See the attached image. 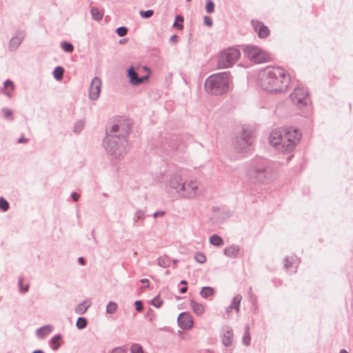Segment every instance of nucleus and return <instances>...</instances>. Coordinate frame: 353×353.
Listing matches in <instances>:
<instances>
[{
  "instance_id": "nucleus-26",
  "label": "nucleus",
  "mask_w": 353,
  "mask_h": 353,
  "mask_svg": "<svg viewBox=\"0 0 353 353\" xmlns=\"http://www.w3.org/2000/svg\"><path fill=\"white\" fill-rule=\"evenodd\" d=\"M64 73V69L61 66H57L54 68L53 71V76L54 79L57 81H60L63 79Z\"/></svg>"
},
{
  "instance_id": "nucleus-13",
  "label": "nucleus",
  "mask_w": 353,
  "mask_h": 353,
  "mask_svg": "<svg viewBox=\"0 0 353 353\" xmlns=\"http://www.w3.org/2000/svg\"><path fill=\"white\" fill-rule=\"evenodd\" d=\"M179 326L183 330H189L193 327L194 321L191 315L188 312L181 313L177 319Z\"/></svg>"
},
{
  "instance_id": "nucleus-52",
  "label": "nucleus",
  "mask_w": 353,
  "mask_h": 353,
  "mask_svg": "<svg viewBox=\"0 0 353 353\" xmlns=\"http://www.w3.org/2000/svg\"><path fill=\"white\" fill-rule=\"evenodd\" d=\"M71 197L74 201H77L80 197V195L77 192H72Z\"/></svg>"
},
{
  "instance_id": "nucleus-42",
  "label": "nucleus",
  "mask_w": 353,
  "mask_h": 353,
  "mask_svg": "<svg viewBox=\"0 0 353 353\" xmlns=\"http://www.w3.org/2000/svg\"><path fill=\"white\" fill-rule=\"evenodd\" d=\"M135 216L137 219L143 220L145 219V211L142 210H137Z\"/></svg>"
},
{
  "instance_id": "nucleus-41",
  "label": "nucleus",
  "mask_w": 353,
  "mask_h": 353,
  "mask_svg": "<svg viewBox=\"0 0 353 353\" xmlns=\"http://www.w3.org/2000/svg\"><path fill=\"white\" fill-rule=\"evenodd\" d=\"M154 14V11L152 10H141L140 15L142 18L148 19L151 17Z\"/></svg>"
},
{
  "instance_id": "nucleus-21",
  "label": "nucleus",
  "mask_w": 353,
  "mask_h": 353,
  "mask_svg": "<svg viewBox=\"0 0 353 353\" xmlns=\"http://www.w3.org/2000/svg\"><path fill=\"white\" fill-rule=\"evenodd\" d=\"M190 305L196 315H201L204 312V307L202 304L195 302L194 300L190 301Z\"/></svg>"
},
{
  "instance_id": "nucleus-4",
  "label": "nucleus",
  "mask_w": 353,
  "mask_h": 353,
  "mask_svg": "<svg viewBox=\"0 0 353 353\" xmlns=\"http://www.w3.org/2000/svg\"><path fill=\"white\" fill-rule=\"evenodd\" d=\"M230 72H219L208 77L205 81L207 92L214 95H221L229 90Z\"/></svg>"
},
{
  "instance_id": "nucleus-59",
  "label": "nucleus",
  "mask_w": 353,
  "mask_h": 353,
  "mask_svg": "<svg viewBox=\"0 0 353 353\" xmlns=\"http://www.w3.org/2000/svg\"><path fill=\"white\" fill-rule=\"evenodd\" d=\"M234 309L231 305H229L227 308H226V312L227 313H229L231 312V310Z\"/></svg>"
},
{
  "instance_id": "nucleus-43",
  "label": "nucleus",
  "mask_w": 353,
  "mask_h": 353,
  "mask_svg": "<svg viewBox=\"0 0 353 353\" xmlns=\"http://www.w3.org/2000/svg\"><path fill=\"white\" fill-rule=\"evenodd\" d=\"M84 123L82 121H79L74 125V131L76 132H80L83 128Z\"/></svg>"
},
{
  "instance_id": "nucleus-12",
  "label": "nucleus",
  "mask_w": 353,
  "mask_h": 353,
  "mask_svg": "<svg viewBox=\"0 0 353 353\" xmlns=\"http://www.w3.org/2000/svg\"><path fill=\"white\" fill-rule=\"evenodd\" d=\"M251 24L253 29L257 32L258 36L261 39H265L270 35V31L264 23L258 20H252Z\"/></svg>"
},
{
  "instance_id": "nucleus-18",
  "label": "nucleus",
  "mask_w": 353,
  "mask_h": 353,
  "mask_svg": "<svg viewBox=\"0 0 353 353\" xmlns=\"http://www.w3.org/2000/svg\"><path fill=\"white\" fill-rule=\"evenodd\" d=\"M240 248L239 245H232L230 247L225 248L224 254L229 257L235 258L239 253Z\"/></svg>"
},
{
  "instance_id": "nucleus-45",
  "label": "nucleus",
  "mask_w": 353,
  "mask_h": 353,
  "mask_svg": "<svg viewBox=\"0 0 353 353\" xmlns=\"http://www.w3.org/2000/svg\"><path fill=\"white\" fill-rule=\"evenodd\" d=\"M204 24L208 27H211L213 24L212 19L210 17L205 16L203 17Z\"/></svg>"
},
{
  "instance_id": "nucleus-8",
  "label": "nucleus",
  "mask_w": 353,
  "mask_h": 353,
  "mask_svg": "<svg viewBox=\"0 0 353 353\" xmlns=\"http://www.w3.org/2000/svg\"><path fill=\"white\" fill-rule=\"evenodd\" d=\"M253 139L252 130L243 128L241 135L235 139L234 148L239 152H248L250 150Z\"/></svg>"
},
{
  "instance_id": "nucleus-24",
  "label": "nucleus",
  "mask_w": 353,
  "mask_h": 353,
  "mask_svg": "<svg viewBox=\"0 0 353 353\" xmlns=\"http://www.w3.org/2000/svg\"><path fill=\"white\" fill-rule=\"evenodd\" d=\"M210 242L211 244L216 246H221L224 243L223 239L217 234L212 235L210 238Z\"/></svg>"
},
{
  "instance_id": "nucleus-25",
  "label": "nucleus",
  "mask_w": 353,
  "mask_h": 353,
  "mask_svg": "<svg viewBox=\"0 0 353 353\" xmlns=\"http://www.w3.org/2000/svg\"><path fill=\"white\" fill-rule=\"evenodd\" d=\"M242 300V296L241 294H236L232 299L231 306L238 312L239 311L240 303Z\"/></svg>"
},
{
  "instance_id": "nucleus-38",
  "label": "nucleus",
  "mask_w": 353,
  "mask_h": 353,
  "mask_svg": "<svg viewBox=\"0 0 353 353\" xmlns=\"http://www.w3.org/2000/svg\"><path fill=\"white\" fill-rule=\"evenodd\" d=\"M151 303L154 307L159 308L163 304V301L160 299L159 296H157L152 300Z\"/></svg>"
},
{
  "instance_id": "nucleus-10",
  "label": "nucleus",
  "mask_w": 353,
  "mask_h": 353,
  "mask_svg": "<svg viewBox=\"0 0 353 353\" xmlns=\"http://www.w3.org/2000/svg\"><path fill=\"white\" fill-rule=\"evenodd\" d=\"M200 185V182L194 179L183 181L179 196L183 199L194 198L201 193Z\"/></svg>"
},
{
  "instance_id": "nucleus-16",
  "label": "nucleus",
  "mask_w": 353,
  "mask_h": 353,
  "mask_svg": "<svg viewBox=\"0 0 353 353\" xmlns=\"http://www.w3.org/2000/svg\"><path fill=\"white\" fill-rule=\"evenodd\" d=\"M26 36V32L23 30H19L17 32V34L14 36L10 41L9 43V50L11 51H14L18 48L20 46L21 43L23 40Z\"/></svg>"
},
{
  "instance_id": "nucleus-35",
  "label": "nucleus",
  "mask_w": 353,
  "mask_h": 353,
  "mask_svg": "<svg viewBox=\"0 0 353 353\" xmlns=\"http://www.w3.org/2000/svg\"><path fill=\"white\" fill-rule=\"evenodd\" d=\"M131 353H144L142 346L139 343H134L130 347Z\"/></svg>"
},
{
  "instance_id": "nucleus-37",
  "label": "nucleus",
  "mask_w": 353,
  "mask_h": 353,
  "mask_svg": "<svg viewBox=\"0 0 353 353\" xmlns=\"http://www.w3.org/2000/svg\"><path fill=\"white\" fill-rule=\"evenodd\" d=\"M9 208V203L3 197H0V209L6 212Z\"/></svg>"
},
{
  "instance_id": "nucleus-49",
  "label": "nucleus",
  "mask_w": 353,
  "mask_h": 353,
  "mask_svg": "<svg viewBox=\"0 0 353 353\" xmlns=\"http://www.w3.org/2000/svg\"><path fill=\"white\" fill-rule=\"evenodd\" d=\"M284 267L286 270H288L292 267V262L290 261V259L288 256L284 260Z\"/></svg>"
},
{
  "instance_id": "nucleus-2",
  "label": "nucleus",
  "mask_w": 353,
  "mask_h": 353,
  "mask_svg": "<svg viewBox=\"0 0 353 353\" xmlns=\"http://www.w3.org/2000/svg\"><path fill=\"white\" fill-rule=\"evenodd\" d=\"M301 134L298 130L288 128L283 130H273L269 136L270 143L283 153L294 151L299 143Z\"/></svg>"
},
{
  "instance_id": "nucleus-50",
  "label": "nucleus",
  "mask_w": 353,
  "mask_h": 353,
  "mask_svg": "<svg viewBox=\"0 0 353 353\" xmlns=\"http://www.w3.org/2000/svg\"><path fill=\"white\" fill-rule=\"evenodd\" d=\"M10 86L11 88V90H14V84L13 82L10 80L8 79L4 82V88H6L7 87Z\"/></svg>"
},
{
  "instance_id": "nucleus-33",
  "label": "nucleus",
  "mask_w": 353,
  "mask_h": 353,
  "mask_svg": "<svg viewBox=\"0 0 353 353\" xmlns=\"http://www.w3.org/2000/svg\"><path fill=\"white\" fill-rule=\"evenodd\" d=\"M61 48L66 52H72L74 50V46L72 43L67 41H63L61 43Z\"/></svg>"
},
{
  "instance_id": "nucleus-53",
  "label": "nucleus",
  "mask_w": 353,
  "mask_h": 353,
  "mask_svg": "<svg viewBox=\"0 0 353 353\" xmlns=\"http://www.w3.org/2000/svg\"><path fill=\"white\" fill-rule=\"evenodd\" d=\"M141 281L142 283H143V284H146V285H145V286H143L142 288H147V287H148V286H149V280H148V279H141V281Z\"/></svg>"
},
{
  "instance_id": "nucleus-36",
  "label": "nucleus",
  "mask_w": 353,
  "mask_h": 353,
  "mask_svg": "<svg viewBox=\"0 0 353 353\" xmlns=\"http://www.w3.org/2000/svg\"><path fill=\"white\" fill-rule=\"evenodd\" d=\"M205 11L208 14L214 12V3L212 0H206Z\"/></svg>"
},
{
  "instance_id": "nucleus-51",
  "label": "nucleus",
  "mask_w": 353,
  "mask_h": 353,
  "mask_svg": "<svg viewBox=\"0 0 353 353\" xmlns=\"http://www.w3.org/2000/svg\"><path fill=\"white\" fill-rule=\"evenodd\" d=\"M165 214V211H157L153 214V217L156 219L159 216H163Z\"/></svg>"
},
{
  "instance_id": "nucleus-23",
  "label": "nucleus",
  "mask_w": 353,
  "mask_h": 353,
  "mask_svg": "<svg viewBox=\"0 0 353 353\" xmlns=\"http://www.w3.org/2000/svg\"><path fill=\"white\" fill-rule=\"evenodd\" d=\"M157 262L158 265L162 268H167L170 265V259L167 255L159 257Z\"/></svg>"
},
{
  "instance_id": "nucleus-31",
  "label": "nucleus",
  "mask_w": 353,
  "mask_h": 353,
  "mask_svg": "<svg viewBox=\"0 0 353 353\" xmlns=\"http://www.w3.org/2000/svg\"><path fill=\"white\" fill-rule=\"evenodd\" d=\"M183 22V17L181 15H176L175 17V21L173 24L174 28H178L179 30H182L183 28V26L182 23Z\"/></svg>"
},
{
  "instance_id": "nucleus-17",
  "label": "nucleus",
  "mask_w": 353,
  "mask_h": 353,
  "mask_svg": "<svg viewBox=\"0 0 353 353\" xmlns=\"http://www.w3.org/2000/svg\"><path fill=\"white\" fill-rule=\"evenodd\" d=\"M234 334L232 329L229 326L223 327L222 343L225 346H230L232 344Z\"/></svg>"
},
{
  "instance_id": "nucleus-7",
  "label": "nucleus",
  "mask_w": 353,
  "mask_h": 353,
  "mask_svg": "<svg viewBox=\"0 0 353 353\" xmlns=\"http://www.w3.org/2000/svg\"><path fill=\"white\" fill-rule=\"evenodd\" d=\"M241 52L235 48H228L220 52L217 67L219 69L232 67L240 58Z\"/></svg>"
},
{
  "instance_id": "nucleus-11",
  "label": "nucleus",
  "mask_w": 353,
  "mask_h": 353,
  "mask_svg": "<svg viewBox=\"0 0 353 353\" xmlns=\"http://www.w3.org/2000/svg\"><path fill=\"white\" fill-rule=\"evenodd\" d=\"M292 103L299 108L306 105L309 102L308 93L305 88L296 87L290 94Z\"/></svg>"
},
{
  "instance_id": "nucleus-14",
  "label": "nucleus",
  "mask_w": 353,
  "mask_h": 353,
  "mask_svg": "<svg viewBox=\"0 0 353 353\" xmlns=\"http://www.w3.org/2000/svg\"><path fill=\"white\" fill-rule=\"evenodd\" d=\"M101 81L99 77H94L89 89V97L92 100H97L100 94Z\"/></svg>"
},
{
  "instance_id": "nucleus-20",
  "label": "nucleus",
  "mask_w": 353,
  "mask_h": 353,
  "mask_svg": "<svg viewBox=\"0 0 353 353\" xmlns=\"http://www.w3.org/2000/svg\"><path fill=\"white\" fill-rule=\"evenodd\" d=\"M52 331V326L50 325H46L39 329H37L36 334L38 336L43 338L48 335Z\"/></svg>"
},
{
  "instance_id": "nucleus-3",
  "label": "nucleus",
  "mask_w": 353,
  "mask_h": 353,
  "mask_svg": "<svg viewBox=\"0 0 353 353\" xmlns=\"http://www.w3.org/2000/svg\"><path fill=\"white\" fill-rule=\"evenodd\" d=\"M248 181L256 185L270 183L274 177L272 163L266 159L258 158L252 161L247 171Z\"/></svg>"
},
{
  "instance_id": "nucleus-39",
  "label": "nucleus",
  "mask_w": 353,
  "mask_h": 353,
  "mask_svg": "<svg viewBox=\"0 0 353 353\" xmlns=\"http://www.w3.org/2000/svg\"><path fill=\"white\" fill-rule=\"evenodd\" d=\"M128 28L124 26L119 27L116 29V32L119 37H124L128 33Z\"/></svg>"
},
{
  "instance_id": "nucleus-1",
  "label": "nucleus",
  "mask_w": 353,
  "mask_h": 353,
  "mask_svg": "<svg viewBox=\"0 0 353 353\" xmlns=\"http://www.w3.org/2000/svg\"><path fill=\"white\" fill-rule=\"evenodd\" d=\"M260 83L269 92L281 93L287 90L290 77L281 68H268L260 74Z\"/></svg>"
},
{
  "instance_id": "nucleus-30",
  "label": "nucleus",
  "mask_w": 353,
  "mask_h": 353,
  "mask_svg": "<svg viewBox=\"0 0 353 353\" xmlns=\"http://www.w3.org/2000/svg\"><path fill=\"white\" fill-rule=\"evenodd\" d=\"M117 310V304L115 302L110 301L106 306V312L110 314H113Z\"/></svg>"
},
{
  "instance_id": "nucleus-22",
  "label": "nucleus",
  "mask_w": 353,
  "mask_h": 353,
  "mask_svg": "<svg viewBox=\"0 0 353 353\" xmlns=\"http://www.w3.org/2000/svg\"><path fill=\"white\" fill-rule=\"evenodd\" d=\"M90 12H91V15H92V18L94 20L99 21L102 19L103 16V12L102 10H99V8H97L96 7H93V8H92Z\"/></svg>"
},
{
  "instance_id": "nucleus-62",
  "label": "nucleus",
  "mask_w": 353,
  "mask_h": 353,
  "mask_svg": "<svg viewBox=\"0 0 353 353\" xmlns=\"http://www.w3.org/2000/svg\"><path fill=\"white\" fill-rule=\"evenodd\" d=\"M125 42H126V39H123L119 41V43L121 44L125 43Z\"/></svg>"
},
{
  "instance_id": "nucleus-56",
  "label": "nucleus",
  "mask_w": 353,
  "mask_h": 353,
  "mask_svg": "<svg viewBox=\"0 0 353 353\" xmlns=\"http://www.w3.org/2000/svg\"><path fill=\"white\" fill-rule=\"evenodd\" d=\"M176 38H177V35L173 34L170 39V42H174L176 41Z\"/></svg>"
},
{
  "instance_id": "nucleus-63",
  "label": "nucleus",
  "mask_w": 353,
  "mask_h": 353,
  "mask_svg": "<svg viewBox=\"0 0 353 353\" xmlns=\"http://www.w3.org/2000/svg\"><path fill=\"white\" fill-rule=\"evenodd\" d=\"M187 283H188L187 281L185 280H182L180 282V284H183V285H187Z\"/></svg>"
},
{
  "instance_id": "nucleus-29",
  "label": "nucleus",
  "mask_w": 353,
  "mask_h": 353,
  "mask_svg": "<svg viewBox=\"0 0 353 353\" xmlns=\"http://www.w3.org/2000/svg\"><path fill=\"white\" fill-rule=\"evenodd\" d=\"M242 341L243 343L247 346L250 344L251 336L250 334V327L248 325L245 326V330Z\"/></svg>"
},
{
  "instance_id": "nucleus-46",
  "label": "nucleus",
  "mask_w": 353,
  "mask_h": 353,
  "mask_svg": "<svg viewBox=\"0 0 353 353\" xmlns=\"http://www.w3.org/2000/svg\"><path fill=\"white\" fill-rule=\"evenodd\" d=\"M2 112L4 113V117L6 119H10L12 115V111L7 108H3Z\"/></svg>"
},
{
  "instance_id": "nucleus-9",
  "label": "nucleus",
  "mask_w": 353,
  "mask_h": 353,
  "mask_svg": "<svg viewBox=\"0 0 353 353\" xmlns=\"http://www.w3.org/2000/svg\"><path fill=\"white\" fill-rule=\"evenodd\" d=\"M243 51L251 61L256 63H263L270 60L268 54L256 46L251 45L245 46L243 48Z\"/></svg>"
},
{
  "instance_id": "nucleus-40",
  "label": "nucleus",
  "mask_w": 353,
  "mask_h": 353,
  "mask_svg": "<svg viewBox=\"0 0 353 353\" xmlns=\"http://www.w3.org/2000/svg\"><path fill=\"white\" fill-rule=\"evenodd\" d=\"M194 259L199 263H203L206 261L205 256L203 254H202L201 252L196 253V254L194 256Z\"/></svg>"
},
{
  "instance_id": "nucleus-58",
  "label": "nucleus",
  "mask_w": 353,
  "mask_h": 353,
  "mask_svg": "<svg viewBox=\"0 0 353 353\" xmlns=\"http://www.w3.org/2000/svg\"><path fill=\"white\" fill-rule=\"evenodd\" d=\"M18 142L19 143H26L27 142V139L23 138V137H21L19 140H18Z\"/></svg>"
},
{
  "instance_id": "nucleus-64",
  "label": "nucleus",
  "mask_w": 353,
  "mask_h": 353,
  "mask_svg": "<svg viewBox=\"0 0 353 353\" xmlns=\"http://www.w3.org/2000/svg\"><path fill=\"white\" fill-rule=\"evenodd\" d=\"M339 353H348V352L345 350H341Z\"/></svg>"
},
{
  "instance_id": "nucleus-48",
  "label": "nucleus",
  "mask_w": 353,
  "mask_h": 353,
  "mask_svg": "<svg viewBox=\"0 0 353 353\" xmlns=\"http://www.w3.org/2000/svg\"><path fill=\"white\" fill-rule=\"evenodd\" d=\"M112 353H127L125 349L123 347H115L112 350Z\"/></svg>"
},
{
  "instance_id": "nucleus-5",
  "label": "nucleus",
  "mask_w": 353,
  "mask_h": 353,
  "mask_svg": "<svg viewBox=\"0 0 353 353\" xmlns=\"http://www.w3.org/2000/svg\"><path fill=\"white\" fill-rule=\"evenodd\" d=\"M103 145L106 152L117 159H123L128 150V139H120L114 135L105 136Z\"/></svg>"
},
{
  "instance_id": "nucleus-60",
  "label": "nucleus",
  "mask_w": 353,
  "mask_h": 353,
  "mask_svg": "<svg viewBox=\"0 0 353 353\" xmlns=\"http://www.w3.org/2000/svg\"><path fill=\"white\" fill-rule=\"evenodd\" d=\"M249 293H250V298H251L252 299H254V296L252 294V288H250Z\"/></svg>"
},
{
  "instance_id": "nucleus-57",
  "label": "nucleus",
  "mask_w": 353,
  "mask_h": 353,
  "mask_svg": "<svg viewBox=\"0 0 353 353\" xmlns=\"http://www.w3.org/2000/svg\"><path fill=\"white\" fill-rule=\"evenodd\" d=\"M78 261H79L80 264H81V265H84L85 264V260H84V259L83 257H79L78 259Z\"/></svg>"
},
{
  "instance_id": "nucleus-54",
  "label": "nucleus",
  "mask_w": 353,
  "mask_h": 353,
  "mask_svg": "<svg viewBox=\"0 0 353 353\" xmlns=\"http://www.w3.org/2000/svg\"><path fill=\"white\" fill-rule=\"evenodd\" d=\"M149 78V75H145L141 77H139V81H140V84L143 83L144 81L147 80Z\"/></svg>"
},
{
  "instance_id": "nucleus-28",
  "label": "nucleus",
  "mask_w": 353,
  "mask_h": 353,
  "mask_svg": "<svg viewBox=\"0 0 353 353\" xmlns=\"http://www.w3.org/2000/svg\"><path fill=\"white\" fill-rule=\"evenodd\" d=\"M214 292V291L213 288L210 287H203L200 292V294L201 296L206 299L208 296L213 295Z\"/></svg>"
},
{
  "instance_id": "nucleus-61",
  "label": "nucleus",
  "mask_w": 353,
  "mask_h": 353,
  "mask_svg": "<svg viewBox=\"0 0 353 353\" xmlns=\"http://www.w3.org/2000/svg\"><path fill=\"white\" fill-rule=\"evenodd\" d=\"M32 353H43L41 350H34Z\"/></svg>"
},
{
  "instance_id": "nucleus-19",
  "label": "nucleus",
  "mask_w": 353,
  "mask_h": 353,
  "mask_svg": "<svg viewBox=\"0 0 353 353\" xmlns=\"http://www.w3.org/2000/svg\"><path fill=\"white\" fill-rule=\"evenodd\" d=\"M128 77H129L130 79V83H132V85H139L140 84V81H139V76H138V74L137 72L134 70V68L133 66H131L128 70Z\"/></svg>"
},
{
  "instance_id": "nucleus-6",
  "label": "nucleus",
  "mask_w": 353,
  "mask_h": 353,
  "mask_svg": "<svg viewBox=\"0 0 353 353\" xmlns=\"http://www.w3.org/2000/svg\"><path fill=\"white\" fill-rule=\"evenodd\" d=\"M132 123L127 119H116L109 122L106 128V136L114 135L121 139H128Z\"/></svg>"
},
{
  "instance_id": "nucleus-47",
  "label": "nucleus",
  "mask_w": 353,
  "mask_h": 353,
  "mask_svg": "<svg viewBox=\"0 0 353 353\" xmlns=\"http://www.w3.org/2000/svg\"><path fill=\"white\" fill-rule=\"evenodd\" d=\"M136 310L138 312H141L143 308V303L141 301H136L134 303Z\"/></svg>"
},
{
  "instance_id": "nucleus-15",
  "label": "nucleus",
  "mask_w": 353,
  "mask_h": 353,
  "mask_svg": "<svg viewBox=\"0 0 353 353\" xmlns=\"http://www.w3.org/2000/svg\"><path fill=\"white\" fill-rule=\"evenodd\" d=\"M183 180L181 176L174 174H172L168 179V186L174 190L177 194H179Z\"/></svg>"
},
{
  "instance_id": "nucleus-34",
  "label": "nucleus",
  "mask_w": 353,
  "mask_h": 353,
  "mask_svg": "<svg viewBox=\"0 0 353 353\" xmlns=\"http://www.w3.org/2000/svg\"><path fill=\"white\" fill-rule=\"evenodd\" d=\"M61 339V335H60V334L55 335L51 339V343H52L54 345V346L52 347V349L54 350H57L59 347L60 343H59V341Z\"/></svg>"
},
{
  "instance_id": "nucleus-55",
  "label": "nucleus",
  "mask_w": 353,
  "mask_h": 353,
  "mask_svg": "<svg viewBox=\"0 0 353 353\" xmlns=\"http://www.w3.org/2000/svg\"><path fill=\"white\" fill-rule=\"evenodd\" d=\"M187 290H188V288L186 286H185V287H183V288H181L180 289V292L181 294H184V293H185L187 292Z\"/></svg>"
},
{
  "instance_id": "nucleus-44",
  "label": "nucleus",
  "mask_w": 353,
  "mask_h": 353,
  "mask_svg": "<svg viewBox=\"0 0 353 353\" xmlns=\"http://www.w3.org/2000/svg\"><path fill=\"white\" fill-rule=\"evenodd\" d=\"M22 283H23V279H22V278H20V279H19V282H18V284H19V287H20V291H21V292H22V293H25V292H26L28 290L29 285H27L25 288H23V287L22 286Z\"/></svg>"
},
{
  "instance_id": "nucleus-32",
  "label": "nucleus",
  "mask_w": 353,
  "mask_h": 353,
  "mask_svg": "<svg viewBox=\"0 0 353 353\" xmlns=\"http://www.w3.org/2000/svg\"><path fill=\"white\" fill-rule=\"evenodd\" d=\"M87 325H88V321L85 318L79 317L77 319L76 325L78 329L82 330V329L85 328L87 326Z\"/></svg>"
},
{
  "instance_id": "nucleus-27",
  "label": "nucleus",
  "mask_w": 353,
  "mask_h": 353,
  "mask_svg": "<svg viewBox=\"0 0 353 353\" xmlns=\"http://www.w3.org/2000/svg\"><path fill=\"white\" fill-rule=\"evenodd\" d=\"M86 303H87L86 301H84V302L81 303V304H79L75 309L76 313H77L79 314H84L90 305V303L88 305H86Z\"/></svg>"
}]
</instances>
